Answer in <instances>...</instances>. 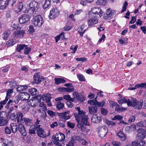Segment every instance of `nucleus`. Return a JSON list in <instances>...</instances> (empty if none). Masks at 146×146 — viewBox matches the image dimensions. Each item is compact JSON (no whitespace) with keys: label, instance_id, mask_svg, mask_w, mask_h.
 Wrapping results in <instances>:
<instances>
[{"label":"nucleus","instance_id":"obj_1","mask_svg":"<svg viewBox=\"0 0 146 146\" xmlns=\"http://www.w3.org/2000/svg\"><path fill=\"white\" fill-rule=\"evenodd\" d=\"M29 8L25 11V13L28 12L30 14H32L34 12L37 10L38 7L37 2L33 1L31 2L29 4Z\"/></svg>","mask_w":146,"mask_h":146},{"label":"nucleus","instance_id":"obj_2","mask_svg":"<svg viewBox=\"0 0 146 146\" xmlns=\"http://www.w3.org/2000/svg\"><path fill=\"white\" fill-rule=\"evenodd\" d=\"M138 134H137V139L140 140L141 143H142L141 145H144L145 142L143 140L145 138L146 135V131L143 129L140 128L138 129L137 130Z\"/></svg>","mask_w":146,"mask_h":146},{"label":"nucleus","instance_id":"obj_3","mask_svg":"<svg viewBox=\"0 0 146 146\" xmlns=\"http://www.w3.org/2000/svg\"><path fill=\"white\" fill-rule=\"evenodd\" d=\"M52 138L54 140V144L58 146L60 145L58 142L63 141L65 138V135L61 133H56L55 136H53Z\"/></svg>","mask_w":146,"mask_h":146},{"label":"nucleus","instance_id":"obj_4","mask_svg":"<svg viewBox=\"0 0 146 146\" xmlns=\"http://www.w3.org/2000/svg\"><path fill=\"white\" fill-rule=\"evenodd\" d=\"M44 22L43 19L40 15H37L34 16L32 21L33 24L35 26L38 27H41Z\"/></svg>","mask_w":146,"mask_h":146},{"label":"nucleus","instance_id":"obj_5","mask_svg":"<svg viewBox=\"0 0 146 146\" xmlns=\"http://www.w3.org/2000/svg\"><path fill=\"white\" fill-rule=\"evenodd\" d=\"M103 12L99 7H94L90 11L89 15L92 18H95L99 15L100 17L102 16Z\"/></svg>","mask_w":146,"mask_h":146},{"label":"nucleus","instance_id":"obj_6","mask_svg":"<svg viewBox=\"0 0 146 146\" xmlns=\"http://www.w3.org/2000/svg\"><path fill=\"white\" fill-rule=\"evenodd\" d=\"M13 28L18 30L19 28L20 29L19 27L17 26L14 24L13 25ZM25 30H18L15 31L13 34V37L16 38H22L24 36V34L25 33Z\"/></svg>","mask_w":146,"mask_h":146},{"label":"nucleus","instance_id":"obj_7","mask_svg":"<svg viewBox=\"0 0 146 146\" xmlns=\"http://www.w3.org/2000/svg\"><path fill=\"white\" fill-rule=\"evenodd\" d=\"M131 100L133 101H131V104H129V106L133 107L134 108L137 109H140L142 107L143 102L142 100L139 102L137 100L133 98H131Z\"/></svg>","mask_w":146,"mask_h":146},{"label":"nucleus","instance_id":"obj_8","mask_svg":"<svg viewBox=\"0 0 146 146\" xmlns=\"http://www.w3.org/2000/svg\"><path fill=\"white\" fill-rule=\"evenodd\" d=\"M98 133L101 137H104L107 134L108 131V128L105 126L100 127H99Z\"/></svg>","mask_w":146,"mask_h":146},{"label":"nucleus","instance_id":"obj_9","mask_svg":"<svg viewBox=\"0 0 146 146\" xmlns=\"http://www.w3.org/2000/svg\"><path fill=\"white\" fill-rule=\"evenodd\" d=\"M69 111L60 113L57 112V115L59 116L60 118H61L62 120H68L72 117L70 115H69Z\"/></svg>","mask_w":146,"mask_h":146},{"label":"nucleus","instance_id":"obj_10","mask_svg":"<svg viewBox=\"0 0 146 146\" xmlns=\"http://www.w3.org/2000/svg\"><path fill=\"white\" fill-rule=\"evenodd\" d=\"M40 125L36 126L35 127V129L37 130V133L39 136L44 138L46 136V133L43 129L40 128Z\"/></svg>","mask_w":146,"mask_h":146},{"label":"nucleus","instance_id":"obj_11","mask_svg":"<svg viewBox=\"0 0 146 146\" xmlns=\"http://www.w3.org/2000/svg\"><path fill=\"white\" fill-rule=\"evenodd\" d=\"M59 14V11L57 8H53L50 11L48 16L50 19H54Z\"/></svg>","mask_w":146,"mask_h":146},{"label":"nucleus","instance_id":"obj_12","mask_svg":"<svg viewBox=\"0 0 146 146\" xmlns=\"http://www.w3.org/2000/svg\"><path fill=\"white\" fill-rule=\"evenodd\" d=\"M88 115H86L80 117L78 120H77L78 123H80L85 126H89L90 124L88 122Z\"/></svg>","mask_w":146,"mask_h":146},{"label":"nucleus","instance_id":"obj_13","mask_svg":"<svg viewBox=\"0 0 146 146\" xmlns=\"http://www.w3.org/2000/svg\"><path fill=\"white\" fill-rule=\"evenodd\" d=\"M31 18L30 16L26 14L21 15L19 19V22L21 24H24L29 21Z\"/></svg>","mask_w":146,"mask_h":146},{"label":"nucleus","instance_id":"obj_14","mask_svg":"<svg viewBox=\"0 0 146 146\" xmlns=\"http://www.w3.org/2000/svg\"><path fill=\"white\" fill-rule=\"evenodd\" d=\"M43 98V100H45L48 106H50L52 105L51 103L50 102L51 97L49 93H47L44 94L41 96V98L40 97V98Z\"/></svg>","mask_w":146,"mask_h":146},{"label":"nucleus","instance_id":"obj_15","mask_svg":"<svg viewBox=\"0 0 146 146\" xmlns=\"http://www.w3.org/2000/svg\"><path fill=\"white\" fill-rule=\"evenodd\" d=\"M76 109L78 111V114L77 113H74V115L76 120H78L80 117L85 115V113L83 110H80V107H78L76 108Z\"/></svg>","mask_w":146,"mask_h":146},{"label":"nucleus","instance_id":"obj_16","mask_svg":"<svg viewBox=\"0 0 146 146\" xmlns=\"http://www.w3.org/2000/svg\"><path fill=\"white\" fill-rule=\"evenodd\" d=\"M39 107H40V109H38V111L40 112H41V111H44L42 113L43 115H42L43 117H46L47 115L46 112L45 111L47 109L45 105L43 103H41L39 105Z\"/></svg>","mask_w":146,"mask_h":146},{"label":"nucleus","instance_id":"obj_17","mask_svg":"<svg viewBox=\"0 0 146 146\" xmlns=\"http://www.w3.org/2000/svg\"><path fill=\"white\" fill-rule=\"evenodd\" d=\"M18 129L20 133L23 136H25L27 135L26 131L24 125L23 124L20 123L18 126Z\"/></svg>","mask_w":146,"mask_h":146},{"label":"nucleus","instance_id":"obj_18","mask_svg":"<svg viewBox=\"0 0 146 146\" xmlns=\"http://www.w3.org/2000/svg\"><path fill=\"white\" fill-rule=\"evenodd\" d=\"M115 13V11L110 10V9H108L107 10L106 14H104V18L105 19H108L114 15Z\"/></svg>","mask_w":146,"mask_h":146},{"label":"nucleus","instance_id":"obj_19","mask_svg":"<svg viewBox=\"0 0 146 146\" xmlns=\"http://www.w3.org/2000/svg\"><path fill=\"white\" fill-rule=\"evenodd\" d=\"M19 97H21V100L23 101H25L28 100L30 97V95L27 92H23L19 94Z\"/></svg>","mask_w":146,"mask_h":146},{"label":"nucleus","instance_id":"obj_20","mask_svg":"<svg viewBox=\"0 0 146 146\" xmlns=\"http://www.w3.org/2000/svg\"><path fill=\"white\" fill-rule=\"evenodd\" d=\"M40 102V100L36 99H31L28 102L29 105L32 107H36L37 106Z\"/></svg>","mask_w":146,"mask_h":146},{"label":"nucleus","instance_id":"obj_21","mask_svg":"<svg viewBox=\"0 0 146 146\" xmlns=\"http://www.w3.org/2000/svg\"><path fill=\"white\" fill-rule=\"evenodd\" d=\"M11 0H0V9L3 10L8 5Z\"/></svg>","mask_w":146,"mask_h":146},{"label":"nucleus","instance_id":"obj_22","mask_svg":"<svg viewBox=\"0 0 146 146\" xmlns=\"http://www.w3.org/2000/svg\"><path fill=\"white\" fill-rule=\"evenodd\" d=\"M40 73L39 72L35 73L34 76V80L33 83L39 84L41 81L40 77Z\"/></svg>","mask_w":146,"mask_h":146},{"label":"nucleus","instance_id":"obj_23","mask_svg":"<svg viewBox=\"0 0 146 146\" xmlns=\"http://www.w3.org/2000/svg\"><path fill=\"white\" fill-rule=\"evenodd\" d=\"M91 121L93 123H99L102 121V118L101 117L98 116L97 114H93L91 118Z\"/></svg>","mask_w":146,"mask_h":146},{"label":"nucleus","instance_id":"obj_24","mask_svg":"<svg viewBox=\"0 0 146 146\" xmlns=\"http://www.w3.org/2000/svg\"><path fill=\"white\" fill-rule=\"evenodd\" d=\"M89 113L90 114H93L97 113L98 109L95 106H90L88 108Z\"/></svg>","mask_w":146,"mask_h":146},{"label":"nucleus","instance_id":"obj_25","mask_svg":"<svg viewBox=\"0 0 146 146\" xmlns=\"http://www.w3.org/2000/svg\"><path fill=\"white\" fill-rule=\"evenodd\" d=\"M23 114L20 112H17L16 114V119L17 122H21L23 120Z\"/></svg>","mask_w":146,"mask_h":146},{"label":"nucleus","instance_id":"obj_26","mask_svg":"<svg viewBox=\"0 0 146 146\" xmlns=\"http://www.w3.org/2000/svg\"><path fill=\"white\" fill-rule=\"evenodd\" d=\"M10 128L12 130L13 132L15 133L17 131L18 127L15 123H12L10 125Z\"/></svg>","mask_w":146,"mask_h":146},{"label":"nucleus","instance_id":"obj_27","mask_svg":"<svg viewBox=\"0 0 146 146\" xmlns=\"http://www.w3.org/2000/svg\"><path fill=\"white\" fill-rule=\"evenodd\" d=\"M55 83L56 85H58L62 83H65L66 82L65 80L63 78H54Z\"/></svg>","mask_w":146,"mask_h":146},{"label":"nucleus","instance_id":"obj_28","mask_svg":"<svg viewBox=\"0 0 146 146\" xmlns=\"http://www.w3.org/2000/svg\"><path fill=\"white\" fill-rule=\"evenodd\" d=\"M118 102L120 104H121L123 103H127L128 106H129V104L132 103L129 99L127 100L126 98H123V99L118 100Z\"/></svg>","mask_w":146,"mask_h":146},{"label":"nucleus","instance_id":"obj_29","mask_svg":"<svg viewBox=\"0 0 146 146\" xmlns=\"http://www.w3.org/2000/svg\"><path fill=\"white\" fill-rule=\"evenodd\" d=\"M120 139L122 141H125L126 139V136L121 131H120L117 134Z\"/></svg>","mask_w":146,"mask_h":146},{"label":"nucleus","instance_id":"obj_30","mask_svg":"<svg viewBox=\"0 0 146 146\" xmlns=\"http://www.w3.org/2000/svg\"><path fill=\"white\" fill-rule=\"evenodd\" d=\"M11 33L10 30L9 29L7 30L3 33V39L5 40H7L8 39V37L9 36Z\"/></svg>","mask_w":146,"mask_h":146},{"label":"nucleus","instance_id":"obj_31","mask_svg":"<svg viewBox=\"0 0 146 146\" xmlns=\"http://www.w3.org/2000/svg\"><path fill=\"white\" fill-rule=\"evenodd\" d=\"M98 21L96 19H90L88 20V23L89 27H91L94 24L96 23Z\"/></svg>","mask_w":146,"mask_h":146},{"label":"nucleus","instance_id":"obj_32","mask_svg":"<svg viewBox=\"0 0 146 146\" xmlns=\"http://www.w3.org/2000/svg\"><path fill=\"white\" fill-rule=\"evenodd\" d=\"M135 125H131V126H126L125 128V130L126 131L130 132L131 131H134L136 129Z\"/></svg>","mask_w":146,"mask_h":146},{"label":"nucleus","instance_id":"obj_33","mask_svg":"<svg viewBox=\"0 0 146 146\" xmlns=\"http://www.w3.org/2000/svg\"><path fill=\"white\" fill-rule=\"evenodd\" d=\"M25 47H27V45L24 44L18 45L17 46V50L18 52H21V51L25 48Z\"/></svg>","mask_w":146,"mask_h":146},{"label":"nucleus","instance_id":"obj_34","mask_svg":"<svg viewBox=\"0 0 146 146\" xmlns=\"http://www.w3.org/2000/svg\"><path fill=\"white\" fill-rule=\"evenodd\" d=\"M28 87L26 85H19L17 88V90L18 92H20L25 90Z\"/></svg>","mask_w":146,"mask_h":146},{"label":"nucleus","instance_id":"obj_35","mask_svg":"<svg viewBox=\"0 0 146 146\" xmlns=\"http://www.w3.org/2000/svg\"><path fill=\"white\" fill-rule=\"evenodd\" d=\"M126 109L122 107H120V106L118 104L116 106L115 110L116 111L119 112H122L124 110H125Z\"/></svg>","mask_w":146,"mask_h":146},{"label":"nucleus","instance_id":"obj_36","mask_svg":"<svg viewBox=\"0 0 146 146\" xmlns=\"http://www.w3.org/2000/svg\"><path fill=\"white\" fill-rule=\"evenodd\" d=\"M51 3V0H45V3L43 6V9H45L47 8L50 5Z\"/></svg>","mask_w":146,"mask_h":146},{"label":"nucleus","instance_id":"obj_37","mask_svg":"<svg viewBox=\"0 0 146 146\" xmlns=\"http://www.w3.org/2000/svg\"><path fill=\"white\" fill-rule=\"evenodd\" d=\"M76 98L81 102H83L85 99V98L80 93L78 94V95L77 96Z\"/></svg>","mask_w":146,"mask_h":146},{"label":"nucleus","instance_id":"obj_38","mask_svg":"<svg viewBox=\"0 0 146 146\" xmlns=\"http://www.w3.org/2000/svg\"><path fill=\"white\" fill-rule=\"evenodd\" d=\"M57 108L59 110L62 109L64 107V104L60 101H58L56 104Z\"/></svg>","mask_w":146,"mask_h":146},{"label":"nucleus","instance_id":"obj_39","mask_svg":"<svg viewBox=\"0 0 146 146\" xmlns=\"http://www.w3.org/2000/svg\"><path fill=\"white\" fill-rule=\"evenodd\" d=\"M29 92L32 96H34L38 93L37 90L35 88H33L29 89Z\"/></svg>","mask_w":146,"mask_h":146},{"label":"nucleus","instance_id":"obj_40","mask_svg":"<svg viewBox=\"0 0 146 146\" xmlns=\"http://www.w3.org/2000/svg\"><path fill=\"white\" fill-rule=\"evenodd\" d=\"M7 121L4 118H0V125L3 126L6 125L7 123Z\"/></svg>","mask_w":146,"mask_h":146},{"label":"nucleus","instance_id":"obj_41","mask_svg":"<svg viewBox=\"0 0 146 146\" xmlns=\"http://www.w3.org/2000/svg\"><path fill=\"white\" fill-rule=\"evenodd\" d=\"M77 125L78 128L81 129L82 131H84L85 130V127L84 126V125L83 124H81L80 123H77Z\"/></svg>","mask_w":146,"mask_h":146},{"label":"nucleus","instance_id":"obj_42","mask_svg":"<svg viewBox=\"0 0 146 146\" xmlns=\"http://www.w3.org/2000/svg\"><path fill=\"white\" fill-rule=\"evenodd\" d=\"M71 139L75 142L81 140V138L79 136L76 135L72 136Z\"/></svg>","mask_w":146,"mask_h":146},{"label":"nucleus","instance_id":"obj_43","mask_svg":"<svg viewBox=\"0 0 146 146\" xmlns=\"http://www.w3.org/2000/svg\"><path fill=\"white\" fill-rule=\"evenodd\" d=\"M24 121L27 125L29 126L31 125L32 124V120L31 119L28 118H24Z\"/></svg>","mask_w":146,"mask_h":146},{"label":"nucleus","instance_id":"obj_44","mask_svg":"<svg viewBox=\"0 0 146 146\" xmlns=\"http://www.w3.org/2000/svg\"><path fill=\"white\" fill-rule=\"evenodd\" d=\"M136 86L137 88H140L146 89V82L137 84L136 85Z\"/></svg>","mask_w":146,"mask_h":146},{"label":"nucleus","instance_id":"obj_45","mask_svg":"<svg viewBox=\"0 0 146 146\" xmlns=\"http://www.w3.org/2000/svg\"><path fill=\"white\" fill-rule=\"evenodd\" d=\"M64 92H70L74 91L75 90V88L74 87H72L71 88L66 87L64 88Z\"/></svg>","mask_w":146,"mask_h":146},{"label":"nucleus","instance_id":"obj_46","mask_svg":"<svg viewBox=\"0 0 146 146\" xmlns=\"http://www.w3.org/2000/svg\"><path fill=\"white\" fill-rule=\"evenodd\" d=\"M107 0H98L96 2L97 4H100L102 5H105L106 2Z\"/></svg>","mask_w":146,"mask_h":146},{"label":"nucleus","instance_id":"obj_47","mask_svg":"<svg viewBox=\"0 0 146 146\" xmlns=\"http://www.w3.org/2000/svg\"><path fill=\"white\" fill-rule=\"evenodd\" d=\"M105 102L104 101H102L100 102H96V106L98 107H102L104 106Z\"/></svg>","mask_w":146,"mask_h":146},{"label":"nucleus","instance_id":"obj_48","mask_svg":"<svg viewBox=\"0 0 146 146\" xmlns=\"http://www.w3.org/2000/svg\"><path fill=\"white\" fill-rule=\"evenodd\" d=\"M127 5L128 3L126 1H125L123 3V5L122 7L123 9L121 11V13H123L124 12L126 11Z\"/></svg>","mask_w":146,"mask_h":146},{"label":"nucleus","instance_id":"obj_49","mask_svg":"<svg viewBox=\"0 0 146 146\" xmlns=\"http://www.w3.org/2000/svg\"><path fill=\"white\" fill-rule=\"evenodd\" d=\"M15 43V42L13 40L10 39L8 40L6 44H7L8 46H13Z\"/></svg>","mask_w":146,"mask_h":146},{"label":"nucleus","instance_id":"obj_50","mask_svg":"<svg viewBox=\"0 0 146 146\" xmlns=\"http://www.w3.org/2000/svg\"><path fill=\"white\" fill-rule=\"evenodd\" d=\"M106 123L110 127H112L113 126L115 125V123L114 122L109 120H107L106 121Z\"/></svg>","mask_w":146,"mask_h":146},{"label":"nucleus","instance_id":"obj_51","mask_svg":"<svg viewBox=\"0 0 146 146\" xmlns=\"http://www.w3.org/2000/svg\"><path fill=\"white\" fill-rule=\"evenodd\" d=\"M21 100V99L19 94L18 96H16L15 98L13 100L15 104H18Z\"/></svg>","mask_w":146,"mask_h":146},{"label":"nucleus","instance_id":"obj_52","mask_svg":"<svg viewBox=\"0 0 146 146\" xmlns=\"http://www.w3.org/2000/svg\"><path fill=\"white\" fill-rule=\"evenodd\" d=\"M122 119V117L120 115H116L112 119L113 120L117 119L119 120H121Z\"/></svg>","mask_w":146,"mask_h":146},{"label":"nucleus","instance_id":"obj_53","mask_svg":"<svg viewBox=\"0 0 146 146\" xmlns=\"http://www.w3.org/2000/svg\"><path fill=\"white\" fill-rule=\"evenodd\" d=\"M78 48V45H77L75 46H72L70 48V49L73 51V52H72V53H75Z\"/></svg>","mask_w":146,"mask_h":146},{"label":"nucleus","instance_id":"obj_54","mask_svg":"<svg viewBox=\"0 0 146 146\" xmlns=\"http://www.w3.org/2000/svg\"><path fill=\"white\" fill-rule=\"evenodd\" d=\"M31 50V48H28L27 46V47H25L24 53L25 54H29Z\"/></svg>","mask_w":146,"mask_h":146},{"label":"nucleus","instance_id":"obj_55","mask_svg":"<svg viewBox=\"0 0 146 146\" xmlns=\"http://www.w3.org/2000/svg\"><path fill=\"white\" fill-rule=\"evenodd\" d=\"M108 110L104 108H101V113L103 115H106L108 113Z\"/></svg>","mask_w":146,"mask_h":146},{"label":"nucleus","instance_id":"obj_56","mask_svg":"<svg viewBox=\"0 0 146 146\" xmlns=\"http://www.w3.org/2000/svg\"><path fill=\"white\" fill-rule=\"evenodd\" d=\"M88 104H90L91 105H94V106H96V102L94 100H88Z\"/></svg>","mask_w":146,"mask_h":146},{"label":"nucleus","instance_id":"obj_57","mask_svg":"<svg viewBox=\"0 0 146 146\" xmlns=\"http://www.w3.org/2000/svg\"><path fill=\"white\" fill-rule=\"evenodd\" d=\"M48 114L51 116H53L56 115V113L52 111L48 110L47 111Z\"/></svg>","mask_w":146,"mask_h":146},{"label":"nucleus","instance_id":"obj_58","mask_svg":"<svg viewBox=\"0 0 146 146\" xmlns=\"http://www.w3.org/2000/svg\"><path fill=\"white\" fill-rule=\"evenodd\" d=\"M110 104V107L113 108L114 106H116L118 104L116 102L111 101H109Z\"/></svg>","mask_w":146,"mask_h":146},{"label":"nucleus","instance_id":"obj_59","mask_svg":"<svg viewBox=\"0 0 146 146\" xmlns=\"http://www.w3.org/2000/svg\"><path fill=\"white\" fill-rule=\"evenodd\" d=\"M17 8L19 10V11H21L23 7V5L22 3H20L17 6Z\"/></svg>","mask_w":146,"mask_h":146},{"label":"nucleus","instance_id":"obj_60","mask_svg":"<svg viewBox=\"0 0 146 146\" xmlns=\"http://www.w3.org/2000/svg\"><path fill=\"white\" fill-rule=\"evenodd\" d=\"M5 133L8 134H10L11 132V130L8 127H5Z\"/></svg>","mask_w":146,"mask_h":146},{"label":"nucleus","instance_id":"obj_61","mask_svg":"<svg viewBox=\"0 0 146 146\" xmlns=\"http://www.w3.org/2000/svg\"><path fill=\"white\" fill-rule=\"evenodd\" d=\"M82 11H83V10L82 9H80V10L77 9L74 11L73 13H74V15H78V14H79L81 12H82Z\"/></svg>","mask_w":146,"mask_h":146},{"label":"nucleus","instance_id":"obj_62","mask_svg":"<svg viewBox=\"0 0 146 146\" xmlns=\"http://www.w3.org/2000/svg\"><path fill=\"white\" fill-rule=\"evenodd\" d=\"M77 76L78 78L80 81H83L84 80V76L83 75L81 74H78L77 75Z\"/></svg>","mask_w":146,"mask_h":146},{"label":"nucleus","instance_id":"obj_63","mask_svg":"<svg viewBox=\"0 0 146 146\" xmlns=\"http://www.w3.org/2000/svg\"><path fill=\"white\" fill-rule=\"evenodd\" d=\"M74 143V141L71 139L70 140L68 143V144L66 146H73Z\"/></svg>","mask_w":146,"mask_h":146},{"label":"nucleus","instance_id":"obj_64","mask_svg":"<svg viewBox=\"0 0 146 146\" xmlns=\"http://www.w3.org/2000/svg\"><path fill=\"white\" fill-rule=\"evenodd\" d=\"M132 144L133 146H139V145H141V144H139L137 141H133Z\"/></svg>","mask_w":146,"mask_h":146}]
</instances>
